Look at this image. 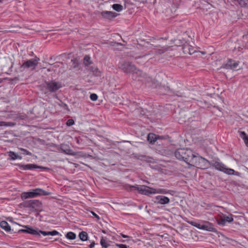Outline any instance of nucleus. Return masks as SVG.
<instances>
[{
	"mask_svg": "<svg viewBox=\"0 0 248 248\" xmlns=\"http://www.w3.org/2000/svg\"><path fill=\"white\" fill-rule=\"evenodd\" d=\"M26 229L21 230V231L23 232L29 233L35 236H40L42 234L44 236L51 235L56 236L59 234V232L53 230L51 232H45L41 230H38V229H33L29 226H25L24 227Z\"/></svg>",
	"mask_w": 248,
	"mask_h": 248,
	"instance_id": "1",
	"label": "nucleus"
},
{
	"mask_svg": "<svg viewBox=\"0 0 248 248\" xmlns=\"http://www.w3.org/2000/svg\"><path fill=\"white\" fill-rule=\"evenodd\" d=\"M193 152L190 149L180 148L175 151V155L177 159L184 160L188 163L191 156L193 155Z\"/></svg>",
	"mask_w": 248,
	"mask_h": 248,
	"instance_id": "2",
	"label": "nucleus"
},
{
	"mask_svg": "<svg viewBox=\"0 0 248 248\" xmlns=\"http://www.w3.org/2000/svg\"><path fill=\"white\" fill-rule=\"evenodd\" d=\"M23 205L25 207L29 208L31 211L40 212L43 210L42 202L37 200L25 201L23 202Z\"/></svg>",
	"mask_w": 248,
	"mask_h": 248,
	"instance_id": "3",
	"label": "nucleus"
},
{
	"mask_svg": "<svg viewBox=\"0 0 248 248\" xmlns=\"http://www.w3.org/2000/svg\"><path fill=\"white\" fill-rule=\"evenodd\" d=\"M49 193L41 188H36L31 191L24 192L21 194V198L23 200L37 197L40 195H48Z\"/></svg>",
	"mask_w": 248,
	"mask_h": 248,
	"instance_id": "4",
	"label": "nucleus"
},
{
	"mask_svg": "<svg viewBox=\"0 0 248 248\" xmlns=\"http://www.w3.org/2000/svg\"><path fill=\"white\" fill-rule=\"evenodd\" d=\"M40 59L38 58L31 59L23 62L20 67L21 72L24 71L26 69L34 70L38 64Z\"/></svg>",
	"mask_w": 248,
	"mask_h": 248,
	"instance_id": "5",
	"label": "nucleus"
},
{
	"mask_svg": "<svg viewBox=\"0 0 248 248\" xmlns=\"http://www.w3.org/2000/svg\"><path fill=\"white\" fill-rule=\"evenodd\" d=\"M217 220L218 225L223 226H225L227 223H231L232 222L233 219L232 214L226 216L223 213H220L218 215Z\"/></svg>",
	"mask_w": 248,
	"mask_h": 248,
	"instance_id": "6",
	"label": "nucleus"
},
{
	"mask_svg": "<svg viewBox=\"0 0 248 248\" xmlns=\"http://www.w3.org/2000/svg\"><path fill=\"white\" fill-rule=\"evenodd\" d=\"M119 68L127 73H137L138 70L135 66L129 62H124L119 65Z\"/></svg>",
	"mask_w": 248,
	"mask_h": 248,
	"instance_id": "7",
	"label": "nucleus"
},
{
	"mask_svg": "<svg viewBox=\"0 0 248 248\" xmlns=\"http://www.w3.org/2000/svg\"><path fill=\"white\" fill-rule=\"evenodd\" d=\"M46 89L50 92H54L62 87V85L60 82L55 81L54 80L46 82Z\"/></svg>",
	"mask_w": 248,
	"mask_h": 248,
	"instance_id": "8",
	"label": "nucleus"
},
{
	"mask_svg": "<svg viewBox=\"0 0 248 248\" xmlns=\"http://www.w3.org/2000/svg\"><path fill=\"white\" fill-rule=\"evenodd\" d=\"M189 224L193 226L202 230L210 231L213 229V225L209 222H206L205 224H201L196 222L190 221L189 222Z\"/></svg>",
	"mask_w": 248,
	"mask_h": 248,
	"instance_id": "9",
	"label": "nucleus"
},
{
	"mask_svg": "<svg viewBox=\"0 0 248 248\" xmlns=\"http://www.w3.org/2000/svg\"><path fill=\"white\" fill-rule=\"evenodd\" d=\"M193 163L196 168L201 169H207L210 165L209 162L207 159L201 156L199 158L198 162L193 161Z\"/></svg>",
	"mask_w": 248,
	"mask_h": 248,
	"instance_id": "10",
	"label": "nucleus"
},
{
	"mask_svg": "<svg viewBox=\"0 0 248 248\" xmlns=\"http://www.w3.org/2000/svg\"><path fill=\"white\" fill-rule=\"evenodd\" d=\"M16 165L19 167V168L22 170H31L34 169H46V168L38 166L35 164H17Z\"/></svg>",
	"mask_w": 248,
	"mask_h": 248,
	"instance_id": "11",
	"label": "nucleus"
},
{
	"mask_svg": "<svg viewBox=\"0 0 248 248\" xmlns=\"http://www.w3.org/2000/svg\"><path fill=\"white\" fill-rule=\"evenodd\" d=\"M238 62H236L232 59L229 60L227 62L222 65V67L226 69H231L233 70H238Z\"/></svg>",
	"mask_w": 248,
	"mask_h": 248,
	"instance_id": "12",
	"label": "nucleus"
},
{
	"mask_svg": "<svg viewBox=\"0 0 248 248\" xmlns=\"http://www.w3.org/2000/svg\"><path fill=\"white\" fill-rule=\"evenodd\" d=\"M132 187L135 188L141 194L147 196L150 195V192H149V186H132Z\"/></svg>",
	"mask_w": 248,
	"mask_h": 248,
	"instance_id": "13",
	"label": "nucleus"
},
{
	"mask_svg": "<svg viewBox=\"0 0 248 248\" xmlns=\"http://www.w3.org/2000/svg\"><path fill=\"white\" fill-rule=\"evenodd\" d=\"M101 15L103 17L109 20L112 19L117 16V14L113 12L105 11L101 12Z\"/></svg>",
	"mask_w": 248,
	"mask_h": 248,
	"instance_id": "14",
	"label": "nucleus"
},
{
	"mask_svg": "<svg viewBox=\"0 0 248 248\" xmlns=\"http://www.w3.org/2000/svg\"><path fill=\"white\" fill-rule=\"evenodd\" d=\"M60 150L61 152L65 153L67 155H74V152L71 150L69 146L66 144H61L60 146Z\"/></svg>",
	"mask_w": 248,
	"mask_h": 248,
	"instance_id": "15",
	"label": "nucleus"
},
{
	"mask_svg": "<svg viewBox=\"0 0 248 248\" xmlns=\"http://www.w3.org/2000/svg\"><path fill=\"white\" fill-rule=\"evenodd\" d=\"M155 202L161 204H165L170 202L169 198L166 196H157L155 197Z\"/></svg>",
	"mask_w": 248,
	"mask_h": 248,
	"instance_id": "16",
	"label": "nucleus"
},
{
	"mask_svg": "<svg viewBox=\"0 0 248 248\" xmlns=\"http://www.w3.org/2000/svg\"><path fill=\"white\" fill-rule=\"evenodd\" d=\"M183 52L185 54H192L196 52V50L193 46L189 45H185L183 47Z\"/></svg>",
	"mask_w": 248,
	"mask_h": 248,
	"instance_id": "17",
	"label": "nucleus"
},
{
	"mask_svg": "<svg viewBox=\"0 0 248 248\" xmlns=\"http://www.w3.org/2000/svg\"><path fill=\"white\" fill-rule=\"evenodd\" d=\"M200 158V156H199L198 154L193 153V155L191 156L187 164L191 166L195 167V165L193 163V161L198 162L199 158Z\"/></svg>",
	"mask_w": 248,
	"mask_h": 248,
	"instance_id": "18",
	"label": "nucleus"
},
{
	"mask_svg": "<svg viewBox=\"0 0 248 248\" xmlns=\"http://www.w3.org/2000/svg\"><path fill=\"white\" fill-rule=\"evenodd\" d=\"M8 155L9 156L10 159L11 160H21L22 158V157L21 156L18 155L17 154L15 153L13 151H10L9 152H8Z\"/></svg>",
	"mask_w": 248,
	"mask_h": 248,
	"instance_id": "19",
	"label": "nucleus"
},
{
	"mask_svg": "<svg viewBox=\"0 0 248 248\" xmlns=\"http://www.w3.org/2000/svg\"><path fill=\"white\" fill-rule=\"evenodd\" d=\"M159 138V136H157L154 133H149L147 136V140L151 143L155 142Z\"/></svg>",
	"mask_w": 248,
	"mask_h": 248,
	"instance_id": "20",
	"label": "nucleus"
},
{
	"mask_svg": "<svg viewBox=\"0 0 248 248\" xmlns=\"http://www.w3.org/2000/svg\"><path fill=\"white\" fill-rule=\"evenodd\" d=\"M0 227L5 231L8 232L11 230V227L7 222L2 221L0 222Z\"/></svg>",
	"mask_w": 248,
	"mask_h": 248,
	"instance_id": "21",
	"label": "nucleus"
},
{
	"mask_svg": "<svg viewBox=\"0 0 248 248\" xmlns=\"http://www.w3.org/2000/svg\"><path fill=\"white\" fill-rule=\"evenodd\" d=\"M222 172L230 175L234 174L235 175H238L239 174V172H235L234 170L230 168H227L226 166H225L224 170H223Z\"/></svg>",
	"mask_w": 248,
	"mask_h": 248,
	"instance_id": "22",
	"label": "nucleus"
},
{
	"mask_svg": "<svg viewBox=\"0 0 248 248\" xmlns=\"http://www.w3.org/2000/svg\"><path fill=\"white\" fill-rule=\"evenodd\" d=\"M100 245L103 248H108L109 245L106 237L102 236L100 240Z\"/></svg>",
	"mask_w": 248,
	"mask_h": 248,
	"instance_id": "23",
	"label": "nucleus"
},
{
	"mask_svg": "<svg viewBox=\"0 0 248 248\" xmlns=\"http://www.w3.org/2000/svg\"><path fill=\"white\" fill-rule=\"evenodd\" d=\"M214 166L216 169L222 171L225 165L221 162L216 161L214 163Z\"/></svg>",
	"mask_w": 248,
	"mask_h": 248,
	"instance_id": "24",
	"label": "nucleus"
},
{
	"mask_svg": "<svg viewBox=\"0 0 248 248\" xmlns=\"http://www.w3.org/2000/svg\"><path fill=\"white\" fill-rule=\"evenodd\" d=\"M79 239L82 241H85L88 240V235L87 232L82 231L79 234Z\"/></svg>",
	"mask_w": 248,
	"mask_h": 248,
	"instance_id": "25",
	"label": "nucleus"
},
{
	"mask_svg": "<svg viewBox=\"0 0 248 248\" xmlns=\"http://www.w3.org/2000/svg\"><path fill=\"white\" fill-rule=\"evenodd\" d=\"M240 137L244 140L245 144L248 146V137L244 131H241L240 132Z\"/></svg>",
	"mask_w": 248,
	"mask_h": 248,
	"instance_id": "26",
	"label": "nucleus"
},
{
	"mask_svg": "<svg viewBox=\"0 0 248 248\" xmlns=\"http://www.w3.org/2000/svg\"><path fill=\"white\" fill-rule=\"evenodd\" d=\"M65 237L69 240H74L76 238V234L72 232H69L66 233Z\"/></svg>",
	"mask_w": 248,
	"mask_h": 248,
	"instance_id": "27",
	"label": "nucleus"
},
{
	"mask_svg": "<svg viewBox=\"0 0 248 248\" xmlns=\"http://www.w3.org/2000/svg\"><path fill=\"white\" fill-rule=\"evenodd\" d=\"M171 191L165 188H157V194H170Z\"/></svg>",
	"mask_w": 248,
	"mask_h": 248,
	"instance_id": "28",
	"label": "nucleus"
},
{
	"mask_svg": "<svg viewBox=\"0 0 248 248\" xmlns=\"http://www.w3.org/2000/svg\"><path fill=\"white\" fill-rule=\"evenodd\" d=\"M112 8L117 12H121L123 10V6L119 4H114L112 6Z\"/></svg>",
	"mask_w": 248,
	"mask_h": 248,
	"instance_id": "29",
	"label": "nucleus"
},
{
	"mask_svg": "<svg viewBox=\"0 0 248 248\" xmlns=\"http://www.w3.org/2000/svg\"><path fill=\"white\" fill-rule=\"evenodd\" d=\"M84 63L86 65H88L90 64V58L88 56H85L84 58Z\"/></svg>",
	"mask_w": 248,
	"mask_h": 248,
	"instance_id": "30",
	"label": "nucleus"
},
{
	"mask_svg": "<svg viewBox=\"0 0 248 248\" xmlns=\"http://www.w3.org/2000/svg\"><path fill=\"white\" fill-rule=\"evenodd\" d=\"M149 190L150 192V194H157V188H154L149 186Z\"/></svg>",
	"mask_w": 248,
	"mask_h": 248,
	"instance_id": "31",
	"label": "nucleus"
},
{
	"mask_svg": "<svg viewBox=\"0 0 248 248\" xmlns=\"http://www.w3.org/2000/svg\"><path fill=\"white\" fill-rule=\"evenodd\" d=\"M246 1H248V0H237L239 5L243 7H244L247 5Z\"/></svg>",
	"mask_w": 248,
	"mask_h": 248,
	"instance_id": "32",
	"label": "nucleus"
},
{
	"mask_svg": "<svg viewBox=\"0 0 248 248\" xmlns=\"http://www.w3.org/2000/svg\"><path fill=\"white\" fill-rule=\"evenodd\" d=\"M90 98L92 101H94L97 99L98 96L95 93H92L90 96Z\"/></svg>",
	"mask_w": 248,
	"mask_h": 248,
	"instance_id": "33",
	"label": "nucleus"
},
{
	"mask_svg": "<svg viewBox=\"0 0 248 248\" xmlns=\"http://www.w3.org/2000/svg\"><path fill=\"white\" fill-rule=\"evenodd\" d=\"M74 123L75 122L73 119H68L66 122V125L68 126H70L73 125L74 124Z\"/></svg>",
	"mask_w": 248,
	"mask_h": 248,
	"instance_id": "34",
	"label": "nucleus"
},
{
	"mask_svg": "<svg viewBox=\"0 0 248 248\" xmlns=\"http://www.w3.org/2000/svg\"><path fill=\"white\" fill-rule=\"evenodd\" d=\"M21 151L23 152V154L26 155H31V153L29 152V151L27 150L26 149H23V148H20L19 149Z\"/></svg>",
	"mask_w": 248,
	"mask_h": 248,
	"instance_id": "35",
	"label": "nucleus"
},
{
	"mask_svg": "<svg viewBox=\"0 0 248 248\" xmlns=\"http://www.w3.org/2000/svg\"><path fill=\"white\" fill-rule=\"evenodd\" d=\"M116 246L119 248H128V247L124 244H116Z\"/></svg>",
	"mask_w": 248,
	"mask_h": 248,
	"instance_id": "36",
	"label": "nucleus"
},
{
	"mask_svg": "<svg viewBox=\"0 0 248 248\" xmlns=\"http://www.w3.org/2000/svg\"><path fill=\"white\" fill-rule=\"evenodd\" d=\"M93 72L96 76H99L100 74V71L98 68H95V70L93 71Z\"/></svg>",
	"mask_w": 248,
	"mask_h": 248,
	"instance_id": "37",
	"label": "nucleus"
},
{
	"mask_svg": "<svg viewBox=\"0 0 248 248\" xmlns=\"http://www.w3.org/2000/svg\"><path fill=\"white\" fill-rule=\"evenodd\" d=\"M91 213L93 215V216L95 217L96 219H100V217L99 216L97 215L95 212H94L93 211H91Z\"/></svg>",
	"mask_w": 248,
	"mask_h": 248,
	"instance_id": "38",
	"label": "nucleus"
},
{
	"mask_svg": "<svg viewBox=\"0 0 248 248\" xmlns=\"http://www.w3.org/2000/svg\"><path fill=\"white\" fill-rule=\"evenodd\" d=\"M95 245V242L94 241H93L90 245H89V247L90 248H93L94 247Z\"/></svg>",
	"mask_w": 248,
	"mask_h": 248,
	"instance_id": "39",
	"label": "nucleus"
},
{
	"mask_svg": "<svg viewBox=\"0 0 248 248\" xmlns=\"http://www.w3.org/2000/svg\"><path fill=\"white\" fill-rule=\"evenodd\" d=\"M122 237L124 238H129V236L127 235H125V234H123V233H121V234Z\"/></svg>",
	"mask_w": 248,
	"mask_h": 248,
	"instance_id": "40",
	"label": "nucleus"
},
{
	"mask_svg": "<svg viewBox=\"0 0 248 248\" xmlns=\"http://www.w3.org/2000/svg\"><path fill=\"white\" fill-rule=\"evenodd\" d=\"M5 124V122H0V126L6 125V124Z\"/></svg>",
	"mask_w": 248,
	"mask_h": 248,
	"instance_id": "41",
	"label": "nucleus"
},
{
	"mask_svg": "<svg viewBox=\"0 0 248 248\" xmlns=\"http://www.w3.org/2000/svg\"><path fill=\"white\" fill-rule=\"evenodd\" d=\"M213 206V207H216V206H215V205H211V207H212Z\"/></svg>",
	"mask_w": 248,
	"mask_h": 248,
	"instance_id": "42",
	"label": "nucleus"
},
{
	"mask_svg": "<svg viewBox=\"0 0 248 248\" xmlns=\"http://www.w3.org/2000/svg\"><path fill=\"white\" fill-rule=\"evenodd\" d=\"M1 2V0H0V2Z\"/></svg>",
	"mask_w": 248,
	"mask_h": 248,
	"instance_id": "43",
	"label": "nucleus"
}]
</instances>
